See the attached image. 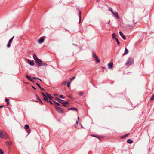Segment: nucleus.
I'll return each mask as SVG.
<instances>
[{"instance_id":"nucleus-1","label":"nucleus","mask_w":154,"mask_h":154,"mask_svg":"<svg viewBox=\"0 0 154 154\" xmlns=\"http://www.w3.org/2000/svg\"><path fill=\"white\" fill-rule=\"evenodd\" d=\"M33 57L35 62L38 64L39 66H42V61L37 57L36 54H34Z\"/></svg>"},{"instance_id":"nucleus-2","label":"nucleus","mask_w":154,"mask_h":154,"mask_svg":"<svg viewBox=\"0 0 154 154\" xmlns=\"http://www.w3.org/2000/svg\"><path fill=\"white\" fill-rule=\"evenodd\" d=\"M9 136L7 133L2 130H0V138L2 139H7L8 138Z\"/></svg>"},{"instance_id":"nucleus-3","label":"nucleus","mask_w":154,"mask_h":154,"mask_svg":"<svg viewBox=\"0 0 154 154\" xmlns=\"http://www.w3.org/2000/svg\"><path fill=\"white\" fill-rule=\"evenodd\" d=\"M134 60L133 58L130 57H129L127 61V63L125 64L126 66H130L134 63Z\"/></svg>"},{"instance_id":"nucleus-4","label":"nucleus","mask_w":154,"mask_h":154,"mask_svg":"<svg viewBox=\"0 0 154 154\" xmlns=\"http://www.w3.org/2000/svg\"><path fill=\"white\" fill-rule=\"evenodd\" d=\"M93 57L95 58V60L97 63H99L100 60L98 59V57L96 56L95 53L93 52L92 53Z\"/></svg>"},{"instance_id":"nucleus-5","label":"nucleus","mask_w":154,"mask_h":154,"mask_svg":"<svg viewBox=\"0 0 154 154\" xmlns=\"http://www.w3.org/2000/svg\"><path fill=\"white\" fill-rule=\"evenodd\" d=\"M55 109L58 113H63V111L62 108L56 106Z\"/></svg>"},{"instance_id":"nucleus-6","label":"nucleus","mask_w":154,"mask_h":154,"mask_svg":"<svg viewBox=\"0 0 154 154\" xmlns=\"http://www.w3.org/2000/svg\"><path fill=\"white\" fill-rule=\"evenodd\" d=\"M24 128L26 130L27 132L28 133V134H29L30 133V130H29V125L27 124L25 125Z\"/></svg>"},{"instance_id":"nucleus-7","label":"nucleus","mask_w":154,"mask_h":154,"mask_svg":"<svg viewBox=\"0 0 154 154\" xmlns=\"http://www.w3.org/2000/svg\"><path fill=\"white\" fill-rule=\"evenodd\" d=\"M113 63L111 62L108 64L107 65L108 68L109 69L112 68L113 67Z\"/></svg>"},{"instance_id":"nucleus-8","label":"nucleus","mask_w":154,"mask_h":154,"mask_svg":"<svg viewBox=\"0 0 154 154\" xmlns=\"http://www.w3.org/2000/svg\"><path fill=\"white\" fill-rule=\"evenodd\" d=\"M55 100H56L58 102L60 103H63V102L64 100H62L61 99H60L58 97H56Z\"/></svg>"},{"instance_id":"nucleus-9","label":"nucleus","mask_w":154,"mask_h":154,"mask_svg":"<svg viewBox=\"0 0 154 154\" xmlns=\"http://www.w3.org/2000/svg\"><path fill=\"white\" fill-rule=\"evenodd\" d=\"M119 34L122 37L123 39L124 40H125L126 39L125 36L123 35V33L121 31H120L119 32Z\"/></svg>"},{"instance_id":"nucleus-10","label":"nucleus","mask_w":154,"mask_h":154,"mask_svg":"<svg viewBox=\"0 0 154 154\" xmlns=\"http://www.w3.org/2000/svg\"><path fill=\"white\" fill-rule=\"evenodd\" d=\"M112 14H113L114 16L116 17V18L117 19H119V17L118 14L117 12H114V13H112Z\"/></svg>"},{"instance_id":"nucleus-11","label":"nucleus","mask_w":154,"mask_h":154,"mask_svg":"<svg viewBox=\"0 0 154 154\" xmlns=\"http://www.w3.org/2000/svg\"><path fill=\"white\" fill-rule=\"evenodd\" d=\"M28 61L29 62V63L31 66H33L35 63L34 61H31L30 60L28 59Z\"/></svg>"},{"instance_id":"nucleus-12","label":"nucleus","mask_w":154,"mask_h":154,"mask_svg":"<svg viewBox=\"0 0 154 154\" xmlns=\"http://www.w3.org/2000/svg\"><path fill=\"white\" fill-rule=\"evenodd\" d=\"M44 41V39L41 37V38H40L39 39V40H38V42L39 44H41L43 43Z\"/></svg>"},{"instance_id":"nucleus-13","label":"nucleus","mask_w":154,"mask_h":154,"mask_svg":"<svg viewBox=\"0 0 154 154\" xmlns=\"http://www.w3.org/2000/svg\"><path fill=\"white\" fill-rule=\"evenodd\" d=\"M127 142L129 144H131L133 143V140L131 139H128L127 141Z\"/></svg>"},{"instance_id":"nucleus-14","label":"nucleus","mask_w":154,"mask_h":154,"mask_svg":"<svg viewBox=\"0 0 154 154\" xmlns=\"http://www.w3.org/2000/svg\"><path fill=\"white\" fill-rule=\"evenodd\" d=\"M129 135V134H126L123 136H122L121 138L122 139H124L127 137Z\"/></svg>"},{"instance_id":"nucleus-15","label":"nucleus","mask_w":154,"mask_h":154,"mask_svg":"<svg viewBox=\"0 0 154 154\" xmlns=\"http://www.w3.org/2000/svg\"><path fill=\"white\" fill-rule=\"evenodd\" d=\"M46 95L50 99H51L53 98V97L50 95L48 94L47 93H46Z\"/></svg>"},{"instance_id":"nucleus-16","label":"nucleus","mask_w":154,"mask_h":154,"mask_svg":"<svg viewBox=\"0 0 154 154\" xmlns=\"http://www.w3.org/2000/svg\"><path fill=\"white\" fill-rule=\"evenodd\" d=\"M128 51L127 49V48H125V53L124 54H123V55H125L127 54L128 53Z\"/></svg>"},{"instance_id":"nucleus-17","label":"nucleus","mask_w":154,"mask_h":154,"mask_svg":"<svg viewBox=\"0 0 154 154\" xmlns=\"http://www.w3.org/2000/svg\"><path fill=\"white\" fill-rule=\"evenodd\" d=\"M68 110H75L76 111H77L78 110L77 108H69L67 109Z\"/></svg>"},{"instance_id":"nucleus-18","label":"nucleus","mask_w":154,"mask_h":154,"mask_svg":"<svg viewBox=\"0 0 154 154\" xmlns=\"http://www.w3.org/2000/svg\"><path fill=\"white\" fill-rule=\"evenodd\" d=\"M127 27L128 28L131 29L133 28L134 27V26H132V25H130L129 24H128L127 25Z\"/></svg>"},{"instance_id":"nucleus-19","label":"nucleus","mask_w":154,"mask_h":154,"mask_svg":"<svg viewBox=\"0 0 154 154\" xmlns=\"http://www.w3.org/2000/svg\"><path fill=\"white\" fill-rule=\"evenodd\" d=\"M53 102L57 105L58 106H62V105H61L59 103H58L56 102V101H53Z\"/></svg>"},{"instance_id":"nucleus-20","label":"nucleus","mask_w":154,"mask_h":154,"mask_svg":"<svg viewBox=\"0 0 154 154\" xmlns=\"http://www.w3.org/2000/svg\"><path fill=\"white\" fill-rule=\"evenodd\" d=\"M79 23H80L81 22V12L79 11Z\"/></svg>"},{"instance_id":"nucleus-21","label":"nucleus","mask_w":154,"mask_h":154,"mask_svg":"<svg viewBox=\"0 0 154 154\" xmlns=\"http://www.w3.org/2000/svg\"><path fill=\"white\" fill-rule=\"evenodd\" d=\"M26 77L30 81L32 79L31 78V76H29L28 75H26Z\"/></svg>"},{"instance_id":"nucleus-22","label":"nucleus","mask_w":154,"mask_h":154,"mask_svg":"<svg viewBox=\"0 0 154 154\" xmlns=\"http://www.w3.org/2000/svg\"><path fill=\"white\" fill-rule=\"evenodd\" d=\"M116 36V35L115 33H113L112 34V37L113 39H115L116 38L115 37Z\"/></svg>"},{"instance_id":"nucleus-23","label":"nucleus","mask_w":154,"mask_h":154,"mask_svg":"<svg viewBox=\"0 0 154 154\" xmlns=\"http://www.w3.org/2000/svg\"><path fill=\"white\" fill-rule=\"evenodd\" d=\"M6 145H11V144H12V143L11 142H10V141H8V142H6Z\"/></svg>"},{"instance_id":"nucleus-24","label":"nucleus","mask_w":154,"mask_h":154,"mask_svg":"<svg viewBox=\"0 0 154 154\" xmlns=\"http://www.w3.org/2000/svg\"><path fill=\"white\" fill-rule=\"evenodd\" d=\"M14 36H13L9 40V41H8V42L9 43H11L12 41V40H13V39L14 37Z\"/></svg>"},{"instance_id":"nucleus-25","label":"nucleus","mask_w":154,"mask_h":154,"mask_svg":"<svg viewBox=\"0 0 154 154\" xmlns=\"http://www.w3.org/2000/svg\"><path fill=\"white\" fill-rule=\"evenodd\" d=\"M44 99L47 101H48V98L45 95V96H44V98H43Z\"/></svg>"},{"instance_id":"nucleus-26","label":"nucleus","mask_w":154,"mask_h":154,"mask_svg":"<svg viewBox=\"0 0 154 154\" xmlns=\"http://www.w3.org/2000/svg\"><path fill=\"white\" fill-rule=\"evenodd\" d=\"M37 100H38L37 101H35V102H38V101H39L40 103H41L42 104H43V102L41 100V99L40 98L39 99H38Z\"/></svg>"},{"instance_id":"nucleus-27","label":"nucleus","mask_w":154,"mask_h":154,"mask_svg":"<svg viewBox=\"0 0 154 154\" xmlns=\"http://www.w3.org/2000/svg\"><path fill=\"white\" fill-rule=\"evenodd\" d=\"M5 101L7 102L8 104H9L10 103V102L9 101V100L7 98L5 99Z\"/></svg>"},{"instance_id":"nucleus-28","label":"nucleus","mask_w":154,"mask_h":154,"mask_svg":"<svg viewBox=\"0 0 154 154\" xmlns=\"http://www.w3.org/2000/svg\"><path fill=\"white\" fill-rule=\"evenodd\" d=\"M109 10L112 13V14L114 12L113 11V10L112 8L111 7H109Z\"/></svg>"},{"instance_id":"nucleus-29","label":"nucleus","mask_w":154,"mask_h":154,"mask_svg":"<svg viewBox=\"0 0 154 154\" xmlns=\"http://www.w3.org/2000/svg\"><path fill=\"white\" fill-rule=\"evenodd\" d=\"M116 41V42H117V44H118V45H119L120 44V42H119L118 39L117 38H116L115 39Z\"/></svg>"},{"instance_id":"nucleus-30","label":"nucleus","mask_w":154,"mask_h":154,"mask_svg":"<svg viewBox=\"0 0 154 154\" xmlns=\"http://www.w3.org/2000/svg\"><path fill=\"white\" fill-rule=\"evenodd\" d=\"M4 152L1 149H0V154H3Z\"/></svg>"},{"instance_id":"nucleus-31","label":"nucleus","mask_w":154,"mask_h":154,"mask_svg":"<svg viewBox=\"0 0 154 154\" xmlns=\"http://www.w3.org/2000/svg\"><path fill=\"white\" fill-rule=\"evenodd\" d=\"M67 83V81H64L63 82L62 85H66Z\"/></svg>"},{"instance_id":"nucleus-32","label":"nucleus","mask_w":154,"mask_h":154,"mask_svg":"<svg viewBox=\"0 0 154 154\" xmlns=\"http://www.w3.org/2000/svg\"><path fill=\"white\" fill-rule=\"evenodd\" d=\"M154 99V95L152 96L150 99V100H152Z\"/></svg>"},{"instance_id":"nucleus-33","label":"nucleus","mask_w":154,"mask_h":154,"mask_svg":"<svg viewBox=\"0 0 154 154\" xmlns=\"http://www.w3.org/2000/svg\"><path fill=\"white\" fill-rule=\"evenodd\" d=\"M42 66H47L48 65V64H47V63H42Z\"/></svg>"},{"instance_id":"nucleus-34","label":"nucleus","mask_w":154,"mask_h":154,"mask_svg":"<svg viewBox=\"0 0 154 154\" xmlns=\"http://www.w3.org/2000/svg\"><path fill=\"white\" fill-rule=\"evenodd\" d=\"M36 84L39 87V88H41V87L40 86V85L38 83H36Z\"/></svg>"},{"instance_id":"nucleus-35","label":"nucleus","mask_w":154,"mask_h":154,"mask_svg":"<svg viewBox=\"0 0 154 154\" xmlns=\"http://www.w3.org/2000/svg\"><path fill=\"white\" fill-rule=\"evenodd\" d=\"M11 46L10 43H9L8 42L7 45V47L8 48L10 47Z\"/></svg>"},{"instance_id":"nucleus-36","label":"nucleus","mask_w":154,"mask_h":154,"mask_svg":"<svg viewBox=\"0 0 154 154\" xmlns=\"http://www.w3.org/2000/svg\"><path fill=\"white\" fill-rule=\"evenodd\" d=\"M75 78V76H74L72 78L70 79V80H74Z\"/></svg>"},{"instance_id":"nucleus-37","label":"nucleus","mask_w":154,"mask_h":154,"mask_svg":"<svg viewBox=\"0 0 154 154\" xmlns=\"http://www.w3.org/2000/svg\"><path fill=\"white\" fill-rule=\"evenodd\" d=\"M32 79H35V80H36V79H39V78H38V77H33L32 78Z\"/></svg>"},{"instance_id":"nucleus-38","label":"nucleus","mask_w":154,"mask_h":154,"mask_svg":"<svg viewBox=\"0 0 154 154\" xmlns=\"http://www.w3.org/2000/svg\"><path fill=\"white\" fill-rule=\"evenodd\" d=\"M67 86L69 87L70 86V82H67Z\"/></svg>"},{"instance_id":"nucleus-39","label":"nucleus","mask_w":154,"mask_h":154,"mask_svg":"<svg viewBox=\"0 0 154 154\" xmlns=\"http://www.w3.org/2000/svg\"><path fill=\"white\" fill-rule=\"evenodd\" d=\"M60 97L61 98H63V99L64 98V97H63V96L62 95H60Z\"/></svg>"},{"instance_id":"nucleus-40","label":"nucleus","mask_w":154,"mask_h":154,"mask_svg":"<svg viewBox=\"0 0 154 154\" xmlns=\"http://www.w3.org/2000/svg\"><path fill=\"white\" fill-rule=\"evenodd\" d=\"M63 104H68L69 103H68V102L67 101H65L64 103H63Z\"/></svg>"},{"instance_id":"nucleus-41","label":"nucleus","mask_w":154,"mask_h":154,"mask_svg":"<svg viewBox=\"0 0 154 154\" xmlns=\"http://www.w3.org/2000/svg\"><path fill=\"white\" fill-rule=\"evenodd\" d=\"M63 105H62V106H63V107H66V106H68L66 104H63Z\"/></svg>"},{"instance_id":"nucleus-42","label":"nucleus","mask_w":154,"mask_h":154,"mask_svg":"<svg viewBox=\"0 0 154 154\" xmlns=\"http://www.w3.org/2000/svg\"><path fill=\"white\" fill-rule=\"evenodd\" d=\"M35 96H36V98H37V100L39 98L38 96L37 95V94H35Z\"/></svg>"},{"instance_id":"nucleus-43","label":"nucleus","mask_w":154,"mask_h":154,"mask_svg":"<svg viewBox=\"0 0 154 154\" xmlns=\"http://www.w3.org/2000/svg\"><path fill=\"white\" fill-rule=\"evenodd\" d=\"M92 136L93 137H97L99 139H100V138H99L98 137H97L96 136H95V135H92Z\"/></svg>"},{"instance_id":"nucleus-44","label":"nucleus","mask_w":154,"mask_h":154,"mask_svg":"<svg viewBox=\"0 0 154 154\" xmlns=\"http://www.w3.org/2000/svg\"><path fill=\"white\" fill-rule=\"evenodd\" d=\"M42 94L43 95L44 97L46 95L43 92H42Z\"/></svg>"},{"instance_id":"nucleus-45","label":"nucleus","mask_w":154,"mask_h":154,"mask_svg":"<svg viewBox=\"0 0 154 154\" xmlns=\"http://www.w3.org/2000/svg\"><path fill=\"white\" fill-rule=\"evenodd\" d=\"M79 94H80V95H83V93H82V92H80V93H79Z\"/></svg>"},{"instance_id":"nucleus-46","label":"nucleus","mask_w":154,"mask_h":154,"mask_svg":"<svg viewBox=\"0 0 154 154\" xmlns=\"http://www.w3.org/2000/svg\"><path fill=\"white\" fill-rule=\"evenodd\" d=\"M32 88L33 89H35V90H36V88H35V87L34 86H32Z\"/></svg>"},{"instance_id":"nucleus-47","label":"nucleus","mask_w":154,"mask_h":154,"mask_svg":"<svg viewBox=\"0 0 154 154\" xmlns=\"http://www.w3.org/2000/svg\"><path fill=\"white\" fill-rule=\"evenodd\" d=\"M30 81L32 82H35V81L34 80H33L32 79Z\"/></svg>"},{"instance_id":"nucleus-48","label":"nucleus","mask_w":154,"mask_h":154,"mask_svg":"<svg viewBox=\"0 0 154 154\" xmlns=\"http://www.w3.org/2000/svg\"><path fill=\"white\" fill-rule=\"evenodd\" d=\"M49 101V102L51 104H53V103H52V102L50 100V101Z\"/></svg>"},{"instance_id":"nucleus-49","label":"nucleus","mask_w":154,"mask_h":154,"mask_svg":"<svg viewBox=\"0 0 154 154\" xmlns=\"http://www.w3.org/2000/svg\"><path fill=\"white\" fill-rule=\"evenodd\" d=\"M40 89H41L42 91H45V89H44L43 88H42L41 87V88H40Z\"/></svg>"},{"instance_id":"nucleus-50","label":"nucleus","mask_w":154,"mask_h":154,"mask_svg":"<svg viewBox=\"0 0 154 154\" xmlns=\"http://www.w3.org/2000/svg\"><path fill=\"white\" fill-rule=\"evenodd\" d=\"M4 106L3 105L0 106V108H2L4 107Z\"/></svg>"},{"instance_id":"nucleus-51","label":"nucleus","mask_w":154,"mask_h":154,"mask_svg":"<svg viewBox=\"0 0 154 154\" xmlns=\"http://www.w3.org/2000/svg\"><path fill=\"white\" fill-rule=\"evenodd\" d=\"M54 95L55 96H57V94H54Z\"/></svg>"},{"instance_id":"nucleus-52","label":"nucleus","mask_w":154,"mask_h":154,"mask_svg":"<svg viewBox=\"0 0 154 154\" xmlns=\"http://www.w3.org/2000/svg\"><path fill=\"white\" fill-rule=\"evenodd\" d=\"M68 97L71 98H72V97L70 96H69Z\"/></svg>"},{"instance_id":"nucleus-53","label":"nucleus","mask_w":154,"mask_h":154,"mask_svg":"<svg viewBox=\"0 0 154 154\" xmlns=\"http://www.w3.org/2000/svg\"><path fill=\"white\" fill-rule=\"evenodd\" d=\"M110 23V20H109V21H108V23H107V24H109Z\"/></svg>"},{"instance_id":"nucleus-54","label":"nucleus","mask_w":154,"mask_h":154,"mask_svg":"<svg viewBox=\"0 0 154 154\" xmlns=\"http://www.w3.org/2000/svg\"><path fill=\"white\" fill-rule=\"evenodd\" d=\"M38 80H39L40 81H42L41 79H40L39 78V79Z\"/></svg>"},{"instance_id":"nucleus-55","label":"nucleus","mask_w":154,"mask_h":154,"mask_svg":"<svg viewBox=\"0 0 154 154\" xmlns=\"http://www.w3.org/2000/svg\"><path fill=\"white\" fill-rule=\"evenodd\" d=\"M78 121H77V122H76V123L77 124V123H78Z\"/></svg>"},{"instance_id":"nucleus-56","label":"nucleus","mask_w":154,"mask_h":154,"mask_svg":"<svg viewBox=\"0 0 154 154\" xmlns=\"http://www.w3.org/2000/svg\"><path fill=\"white\" fill-rule=\"evenodd\" d=\"M79 119V117H78V119Z\"/></svg>"},{"instance_id":"nucleus-57","label":"nucleus","mask_w":154,"mask_h":154,"mask_svg":"<svg viewBox=\"0 0 154 154\" xmlns=\"http://www.w3.org/2000/svg\"><path fill=\"white\" fill-rule=\"evenodd\" d=\"M99 0H97L96 2H97Z\"/></svg>"}]
</instances>
